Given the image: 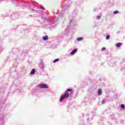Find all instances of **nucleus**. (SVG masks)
I'll use <instances>...</instances> for the list:
<instances>
[{
    "mask_svg": "<svg viewBox=\"0 0 125 125\" xmlns=\"http://www.w3.org/2000/svg\"><path fill=\"white\" fill-rule=\"evenodd\" d=\"M42 9L43 10H44V8L41 7Z\"/></svg>",
    "mask_w": 125,
    "mask_h": 125,
    "instance_id": "obj_16",
    "label": "nucleus"
},
{
    "mask_svg": "<svg viewBox=\"0 0 125 125\" xmlns=\"http://www.w3.org/2000/svg\"><path fill=\"white\" fill-rule=\"evenodd\" d=\"M70 91H73V89H68L65 92L64 94L62 96L60 100V102H62L63 101V100H64V99H65V98H68V97H69V92H70Z\"/></svg>",
    "mask_w": 125,
    "mask_h": 125,
    "instance_id": "obj_1",
    "label": "nucleus"
},
{
    "mask_svg": "<svg viewBox=\"0 0 125 125\" xmlns=\"http://www.w3.org/2000/svg\"><path fill=\"white\" fill-rule=\"evenodd\" d=\"M106 40H109L110 39V35H107L106 37Z\"/></svg>",
    "mask_w": 125,
    "mask_h": 125,
    "instance_id": "obj_12",
    "label": "nucleus"
},
{
    "mask_svg": "<svg viewBox=\"0 0 125 125\" xmlns=\"http://www.w3.org/2000/svg\"><path fill=\"white\" fill-rule=\"evenodd\" d=\"M42 40L44 41H47V40H48V37H47V36H44L42 37Z\"/></svg>",
    "mask_w": 125,
    "mask_h": 125,
    "instance_id": "obj_5",
    "label": "nucleus"
},
{
    "mask_svg": "<svg viewBox=\"0 0 125 125\" xmlns=\"http://www.w3.org/2000/svg\"><path fill=\"white\" fill-rule=\"evenodd\" d=\"M77 41H78V42H80V41H83V38L80 37V38H77Z\"/></svg>",
    "mask_w": 125,
    "mask_h": 125,
    "instance_id": "obj_8",
    "label": "nucleus"
},
{
    "mask_svg": "<svg viewBox=\"0 0 125 125\" xmlns=\"http://www.w3.org/2000/svg\"><path fill=\"white\" fill-rule=\"evenodd\" d=\"M77 51H78V49H75L73 50L70 53L71 55H74V54H75V53L76 52H77Z\"/></svg>",
    "mask_w": 125,
    "mask_h": 125,
    "instance_id": "obj_3",
    "label": "nucleus"
},
{
    "mask_svg": "<svg viewBox=\"0 0 125 125\" xmlns=\"http://www.w3.org/2000/svg\"><path fill=\"white\" fill-rule=\"evenodd\" d=\"M98 93L99 95H101V94H102V90L101 89H99L98 90Z\"/></svg>",
    "mask_w": 125,
    "mask_h": 125,
    "instance_id": "obj_6",
    "label": "nucleus"
},
{
    "mask_svg": "<svg viewBox=\"0 0 125 125\" xmlns=\"http://www.w3.org/2000/svg\"><path fill=\"white\" fill-rule=\"evenodd\" d=\"M117 47H120V46H121V45H122V43H117L116 44Z\"/></svg>",
    "mask_w": 125,
    "mask_h": 125,
    "instance_id": "obj_7",
    "label": "nucleus"
},
{
    "mask_svg": "<svg viewBox=\"0 0 125 125\" xmlns=\"http://www.w3.org/2000/svg\"><path fill=\"white\" fill-rule=\"evenodd\" d=\"M121 108H122V109H125V104H121Z\"/></svg>",
    "mask_w": 125,
    "mask_h": 125,
    "instance_id": "obj_10",
    "label": "nucleus"
},
{
    "mask_svg": "<svg viewBox=\"0 0 125 125\" xmlns=\"http://www.w3.org/2000/svg\"><path fill=\"white\" fill-rule=\"evenodd\" d=\"M101 18V17H100V16H98L97 17V19H98V20H99V19H100Z\"/></svg>",
    "mask_w": 125,
    "mask_h": 125,
    "instance_id": "obj_13",
    "label": "nucleus"
},
{
    "mask_svg": "<svg viewBox=\"0 0 125 125\" xmlns=\"http://www.w3.org/2000/svg\"><path fill=\"white\" fill-rule=\"evenodd\" d=\"M102 51H104V50H106V48H105V47H103V48H102Z\"/></svg>",
    "mask_w": 125,
    "mask_h": 125,
    "instance_id": "obj_14",
    "label": "nucleus"
},
{
    "mask_svg": "<svg viewBox=\"0 0 125 125\" xmlns=\"http://www.w3.org/2000/svg\"><path fill=\"white\" fill-rule=\"evenodd\" d=\"M119 13V11H115L114 12V14H118Z\"/></svg>",
    "mask_w": 125,
    "mask_h": 125,
    "instance_id": "obj_11",
    "label": "nucleus"
},
{
    "mask_svg": "<svg viewBox=\"0 0 125 125\" xmlns=\"http://www.w3.org/2000/svg\"><path fill=\"white\" fill-rule=\"evenodd\" d=\"M36 73V70L35 69H32L30 72V75H34Z\"/></svg>",
    "mask_w": 125,
    "mask_h": 125,
    "instance_id": "obj_4",
    "label": "nucleus"
},
{
    "mask_svg": "<svg viewBox=\"0 0 125 125\" xmlns=\"http://www.w3.org/2000/svg\"><path fill=\"white\" fill-rule=\"evenodd\" d=\"M58 61H59V59H57L53 61V63H55L56 62H58Z\"/></svg>",
    "mask_w": 125,
    "mask_h": 125,
    "instance_id": "obj_9",
    "label": "nucleus"
},
{
    "mask_svg": "<svg viewBox=\"0 0 125 125\" xmlns=\"http://www.w3.org/2000/svg\"><path fill=\"white\" fill-rule=\"evenodd\" d=\"M105 103H106V102L104 100L102 101V104H105Z\"/></svg>",
    "mask_w": 125,
    "mask_h": 125,
    "instance_id": "obj_15",
    "label": "nucleus"
},
{
    "mask_svg": "<svg viewBox=\"0 0 125 125\" xmlns=\"http://www.w3.org/2000/svg\"><path fill=\"white\" fill-rule=\"evenodd\" d=\"M38 86L40 88H48V86L46 84H39Z\"/></svg>",
    "mask_w": 125,
    "mask_h": 125,
    "instance_id": "obj_2",
    "label": "nucleus"
}]
</instances>
